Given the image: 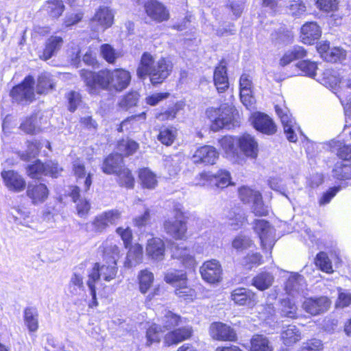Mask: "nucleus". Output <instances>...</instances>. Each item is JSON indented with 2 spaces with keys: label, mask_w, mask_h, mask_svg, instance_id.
<instances>
[{
  "label": "nucleus",
  "mask_w": 351,
  "mask_h": 351,
  "mask_svg": "<svg viewBox=\"0 0 351 351\" xmlns=\"http://www.w3.org/2000/svg\"><path fill=\"white\" fill-rule=\"evenodd\" d=\"M49 189L45 184H29L27 187L26 195L34 205L44 203L48 198Z\"/></svg>",
  "instance_id": "5701e85b"
},
{
  "label": "nucleus",
  "mask_w": 351,
  "mask_h": 351,
  "mask_svg": "<svg viewBox=\"0 0 351 351\" xmlns=\"http://www.w3.org/2000/svg\"><path fill=\"white\" fill-rule=\"evenodd\" d=\"M68 291L71 295H79L84 291L83 278L81 275L73 274L68 285Z\"/></svg>",
  "instance_id": "603ef678"
},
{
  "label": "nucleus",
  "mask_w": 351,
  "mask_h": 351,
  "mask_svg": "<svg viewBox=\"0 0 351 351\" xmlns=\"http://www.w3.org/2000/svg\"><path fill=\"white\" fill-rule=\"evenodd\" d=\"M184 106L183 101H177L167 109L156 112L155 117L160 121L173 120L176 117L177 114L184 108Z\"/></svg>",
  "instance_id": "4c0bfd02"
},
{
  "label": "nucleus",
  "mask_w": 351,
  "mask_h": 351,
  "mask_svg": "<svg viewBox=\"0 0 351 351\" xmlns=\"http://www.w3.org/2000/svg\"><path fill=\"white\" fill-rule=\"evenodd\" d=\"M232 300L239 305L254 306L256 303V297L254 293L245 288H238L231 293Z\"/></svg>",
  "instance_id": "a878e982"
},
{
  "label": "nucleus",
  "mask_w": 351,
  "mask_h": 351,
  "mask_svg": "<svg viewBox=\"0 0 351 351\" xmlns=\"http://www.w3.org/2000/svg\"><path fill=\"white\" fill-rule=\"evenodd\" d=\"M238 137L225 136L219 140V145L224 153V156L233 163H241L243 160L237 150Z\"/></svg>",
  "instance_id": "9b49d317"
},
{
  "label": "nucleus",
  "mask_w": 351,
  "mask_h": 351,
  "mask_svg": "<svg viewBox=\"0 0 351 351\" xmlns=\"http://www.w3.org/2000/svg\"><path fill=\"white\" fill-rule=\"evenodd\" d=\"M104 259L106 261V264L100 266L99 263H96L93 269L89 271L86 282L90 291V295L95 301L96 300L95 283L99 281L101 277L105 281L109 282L115 278L117 273L116 265L119 256L118 249L114 247L110 256L108 250H106L104 252Z\"/></svg>",
  "instance_id": "f03ea898"
},
{
  "label": "nucleus",
  "mask_w": 351,
  "mask_h": 351,
  "mask_svg": "<svg viewBox=\"0 0 351 351\" xmlns=\"http://www.w3.org/2000/svg\"><path fill=\"white\" fill-rule=\"evenodd\" d=\"M100 52L104 59L110 64H114L119 57V53L108 44L102 45Z\"/></svg>",
  "instance_id": "774afa93"
},
{
  "label": "nucleus",
  "mask_w": 351,
  "mask_h": 351,
  "mask_svg": "<svg viewBox=\"0 0 351 351\" xmlns=\"http://www.w3.org/2000/svg\"><path fill=\"white\" fill-rule=\"evenodd\" d=\"M276 111L281 120L287 139L290 142H296L298 134H300L301 130L295 119L287 110H284L276 106Z\"/></svg>",
  "instance_id": "1a4fd4ad"
},
{
  "label": "nucleus",
  "mask_w": 351,
  "mask_h": 351,
  "mask_svg": "<svg viewBox=\"0 0 351 351\" xmlns=\"http://www.w3.org/2000/svg\"><path fill=\"white\" fill-rule=\"evenodd\" d=\"M1 176L4 185L9 191L19 193L25 189V180L17 172L13 170L3 171Z\"/></svg>",
  "instance_id": "f3484780"
},
{
  "label": "nucleus",
  "mask_w": 351,
  "mask_h": 351,
  "mask_svg": "<svg viewBox=\"0 0 351 351\" xmlns=\"http://www.w3.org/2000/svg\"><path fill=\"white\" fill-rule=\"evenodd\" d=\"M122 162L123 158L119 154H110L103 163V172L106 174L117 173L122 167Z\"/></svg>",
  "instance_id": "e433bc0d"
},
{
  "label": "nucleus",
  "mask_w": 351,
  "mask_h": 351,
  "mask_svg": "<svg viewBox=\"0 0 351 351\" xmlns=\"http://www.w3.org/2000/svg\"><path fill=\"white\" fill-rule=\"evenodd\" d=\"M116 174L118 176L119 184L127 188H132L134 186V179L128 169L121 167Z\"/></svg>",
  "instance_id": "13d9d810"
},
{
  "label": "nucleus",
  "mask_w": 351,
  "mask_h": 351,
  "mask_svg": "<svg viewBox=\"0 0 351 351\" xmlns=\"http://www.w3.org/2000/svg\"><path fill=\"white\" fill-rule=\"evenodd\" d=\"M146 251L152 258L160 260L164 255V243H148Z\"/></svg>",
  "instance_id": "e2e57ef3"
},
{
  "label": "nucleus",
  "mask_w": 351,
  "mask_h": 351,
  "mask_svg": "<svg viewBox=\"0 0 351 351\" xmlns=\"http://www.w3.org/2000/svg\"><path fill=\"white\" fill-rule=\"evenodd\" d=\"M69 195L72 198L73 201L76 203V210L77 214L80 217L86 216L90 208V204L86 199H80V188L77 186H69Z\"/></svg>",
  "instance_id": "cd10ccee"
},
{
  "label": "nucleus",
  "mask_w": 351,
  "mask_h": 351,
  "mask_svg": "<svg viewBox=\"0 0 351 351\" xmlns=\"http://www.w3.org/2000/svg\"><path fill=\"white\" fill-rule=\"evenodd\" d=\"M215 86L219 93L224 92L229 86L226 64L221 62L215 68L213 75Z\"/></svg>",
  "instance_id": "c85d7f7f"
},
{
  "label": "nucleus",
  "mask_w": 351,
  "mask_h": 351,
  "mask_svg": "<svg viewBox=\"0 0 351 351\" xmlns=\"http://www.w3.org/2000/svg\"><path fill=\"white\" fill-rule=\"evenodd\" d=\"M304 278L297 273H291L285 283V291L291 295L298 293L303 289Z\"/></svg>",
  "instance_id": "c9c22d12"
},
{
  "label": "nucleus",
  "mask_w": 351,
  "mask_h": 351,
  "mask_svg": "<svg viewBox=\"0 0 351 351\" xmlns=\"http://www.w3.org/2000/svg\"><path fill=\"white\" fill-rule=\"evenodd\" d=\"M226 223L233 230L242 227L246 222L245 213L239 208L230 210L226 215Z\"/></svg>",
  "instance_id": "2f4dec72"
},
{
  "label": "nucleus",
  "mask_w": 351,
  "mask_h": 351,
  "mask_svg": "<svg viewBox=\"0 0 351 351\" xmlns=\"http://www.w3.org/2000/svg\"><path fill=\"white\" fill-rule=\"evenodd\" d=\"M125 247L128 250L126 264L128 267H133L141 262L143 258V247L138 243H124Z\"/></svg>",
  "instance_id": "7c9ffc66"
},
{
  "label": "nucleus",
  "mask_w": 351,
  "mask_h": 351,
  "mask_svg": "<svg viewBox=\"0 0 351 351\" xmlns=\"http://www.w3.org/2000/svg\"><path fill=\"white\" fill-rule=\"evenodd\" d=\"M251 121L254 128L263 134L270 135L276 131L273 120L264 113L254 112L251 116Z\"/></svg>",
  "instance_id": "6ab92c4d"
},
{
  "label": "nucleus",
  "mask_w": 351,
  "mask_h": 351,
  "mask_svg": "<svg viewBox=\"0 0 351 351\" xmlns=\"http://www.w3.org/2000/svg\"><path fill=\"white\" fill-rule=\"evenodd\" d=\"M144 8L147 15L153 21L161 23L169 19V10L165 5L156 0L147 1Z\"/></svg>",
  "instance_id": "ddd939ff"
},
{
  "label": "nucleus",
  "mask_w": 351,
  "mask_h": 351,
  "mask_svg": "<svg viewBox=\"0 0 351 351\" xmlns=\"http://www.w3.org/2000/svg\"><path fill=\"white\" fill-rule=\"evenodd\" d=\"M306 55V51L302 47L295 46L285 52L279 60V64L280 66H285L296 59L305 57Z\"/></svg>",
  "instance_id": "f704fd0d"
},
{
  "label": "nucleus",
  "mask_w": 351,
  "mask_h": 351,
  "mask_svg": "<svg viewBox=\"0 0 351 351\" xmlns=\"http://www.w3.org/2000/svg\"><path fill=\"white\" fill-rule=\"evenodd\" d=\"M318 81L326 87L332 89H335L340 83H342L339 73L331 69H326Z\"/></svg>",
  "instance_id": "72a5a7b5"
},
{
  "label": "nucleus",
  "mask_w": 351,
  "mask_h": 351,
  "mask_svg": "<svg viewBox=\"0 0 351 351\" xmlns=\"http://www.w3.org/2000/svg\"><path fill=\"white\" fill-rule=\"evenodd\" d=\"M47 12L52 17H59L64 10V5L61 0H49L46 5Z\"/></svg>",
  "instance_id": "bf43d9fd"
},
{
  "label": "nucleus",
  "mask_w": 351,
  "mask_h": 351,
  "mask_svg": "<svg viewBox=\"0 0 351 351\" xmlns=\"http://www.w3.org/2000/svg\"><path fill=\"white\" fill-rule=\"evenodd\" d=\"M287 7L289 13L295 17H300L306 12V3L302 0H289Z\"/></svg>",
  "instance_id": "5fc2aeb1"
},
{
  "label": "nucleus",
  "mask_w": 351,
  "mask_h": 351,
  "mask_svg": "<svg viewBox=\"0 0 351 351\" xmlns=\"http://www.w3.org/2000/svg\"><path fill=\"white\" fill-rule=\"evenodd\" d=\"M199 270L202 278L208 283L215 284L221 279V268L217 260L204 262Z\"/></svg>",
  "instance_id": "4468645a"
},
{
  "label": "nucleus",
  "mask_w": 351,
  "mask_h": 351,
  "mask_svg": "<svg viewBox=\"0 0 351 351\" xmlns=\"http://www.w3.org/2000/svg\"><path fill=\"white\" fill-rule=\"evenodd\" d=\"M34 80L28 75L22 83L13 87L10 91V96L12 99L18 103H30L35 99Z\"/></svg>",
  "instance_id": "423d86ee"
},
{
  "label": "nucleus",
  "mask_w": 351,
  "mask_h": 351,
  "mask_svg": "<svg viewBox=\"0 0 351 351\" xmlns=\"http://www.w3.org/2000/svg\"><path fill=\"white\" fill-rule=\"evenodd\" d=\"M218 158V152L214 147L210 145H204L197 149L193 155L194 162L205 165L215 164Z\"/></svg>",
  "instance_id": "4be33fe9"
},
{
  "label": "nucleus",
  "mask_w": 351,
  "mask_h": 351,
  "mask_svg": "<svg viewBox=\"0 0 351 351\" xmlns=\"http://www.w3.org/2000/svg\"><path fill=\"white\" fill-rule=\"evenodd\" d=\"M24 322L29 332L38 329V312L35 307H27L24 310Z\"/></svg>",
  "instance_id": "ea45409f"
},
{
  "label": "nucleus",
  "mask_w": 351,
  "mask_h": 351,
  "mask_svg": "<svg viewBox=\"0 0 351 351\" xmlns=\"http://www.w3.org/2000/svg\"><path fill=\"white\" fill-rule=\"evenodd\" d=\"M80 76L90 94H97L99 89L121 92L131 81L130 73L123 69H106L97 73L82 70Z\"/></svg>",
  "instance_id": "f257e3e1"
},
{
  "label": "nucleus",
  "mask_w": 351,
  "mask_h": 351,
  "mask_svg": "<svg viewBox=\"0 0 351 351\" xmlns=\"http://www.w3.org/2000/svg\"><path fill=\"white\" fill-rule=\"evenodd\" d=\"M300 38L304 44L312 45L318 40L322 35L319 26L315 22H308L301 27Z\"/></svg>",
  "instance_id": "393cba45"
},
{
  "label": "nucleus",
  "mask_w": 351,
  "mask_h": 351,
  "mask_svg": "<svg viewBox=\"0 0 351 351\" xmlns=\"http://www.w3.org/2000/svg\"><path fill=\"white\" fill-rule=\"evenodd\" d=\"M138 149V144L130 139H123L117 145V150L120 156H128L133 154Z\"/></svg>",
  "instance_id": "de8ad7c7"
},
{
  "label": "nucleus",
  "mask_w": 351,
  "mask_h": 351,
  "mask_svg": "<svg viewBox=\"0 0 351 351\" xmlns=\"http://www.w3.org/2000/svg\"><path fill=\"white\" fill-rule=\"evenodd\" d=\"M62 171V169L53 161L43 164L40 160H36L34 163L29 165L27 169L28 176L35 179H38L42 176L57 178Z\"/></svg>",
  "instance_id": "0eeeda50"
},
{
  "label": "nucleus",
  "mask_w": 351,
  "mask_h": 351,
  "mask_svg": "<svg viewBox=\"0 0 351 351\" xmlns=\"http://www.w3.org/2000/svg\"><path fill=\"white\" fill-rule=\"evenodd\" d=\"M164 331L160 325L156 324H152L147 328L146 332L147 344L149 346L153 343H158Z\"/></svg>",
  "instance_id": "4d7b16f0"
},
{
  "label": "nucleus",
  "mask_w": 351,
  "mask_h": 351,
  "mask_svg": "<svg viewBox=\"0 0 351 351\" xmlns=\"http://www.w3.org/2000/svg\"><path fill=\"white\" fill-rule=\"evenodd\" d=\"M138 178L141 184L145 189H154L158 184L156 175L148 168L141 169Z\"/></svg>",
  "instance_id": "58836bf2"
},
{
  "label": "nucleus",
  "mask_w": 351,
  "mask_h": 351,
  "mask_svg": "<svg viewBox=\"0 0 351 351\" xmlns=\"http://www.w3.org/2000/svg\"><path fill=\"white\" fill-rule=\"evenodd\" d=\"M214 184L218 188L223 189L232 184L230 174L228 171L219 170L213 175Z\"/></svg>",
  "instance_id": "680f3d73"
},
{
  "label": "nucleus",
  "mask_w": 351,
  "mask_h": 351,
  "mask_svg": "<svg viewBox=\"0 0 351 351\" xmlns=\"http://www.w3.org/2000/svg\"><path fill=\"white\" fill-rule=\"evenodd\" d=\"M62 43L63 40L61 37H50L46 43L45 48L40 58L45 60L51 58L52 56L60 48Z\"/></svg>",
  "instance_id": "a19ab883"
},
{
  "label": "nucleus",
  "mask_w": 351,
  "mask_h": 351,
  "mask_svg": "<svg viewBox=\"0 0 351 351\" xmlns=\"http://www.w3.org/2000/svg\"><path fill=\"white\" fill-rule=\"evenodd\" d=\"M171 256L173 258L181 260L182 264L188 268H194L195 260L190 250L186 246V243H169Z\"/></svg>",
  "instance_id": "f8f14e48"
},
{
  "label": "nucleus",
  "mask_w": 351,
  "mask_h": 351,
  "mask_svg": "<svg viewBox=\"0 0 351 351\" xmlns=\"http://www.w3.org/2000/svg\"><path fill=\"white\" fill-rule=\"evenodd\" d=\"M176 137V130L171 128H165L160 130L158 139L163 145H171Z\"/></svg>",
  "instance_id": "69168bd1"
},
{
  "label": "nucleus",
  "mask_w": 351,
  "mask_h": 351,
  "mask_svg": "<svg viewBox=\"0 0 351 351\" xmlns=\"http://www.w3.org/2000/svg\"><path fill=\"white\" fill-rule=\"evenodd\" d=\"M182 322L181 317L171 311H166L160 319V326L165 330H169Z\"/></svg>",
  "instance_id": "8fccbe9b"
},
{
  "label": "nucleus",
  "mask_w": 351,
  "mask_h": 351,
  "mask_svg": "<svg viewBox=\"0 0 351 351\" xmlns=\"http://www.w3.org/2000/svg\"><path fill=\"white\" fill-rule=\"evenodd\" d=\"M54 84V80L51 74L42 73L38 79L36 92L38 94L47 93L49 90L53 88Z\"/></svg>",
  "instance_id": "49530a36"
},
{
  "label": "nucleus",
  "mask_w": 351,
  "mask_h": 351,
  "mask_svg": "<svg viewBox=\"0 0 351 351\" xmlns=\"http://www.w3.org/2000/svg\"><path fill=\"white\" fill-rule=\"evenodd\" d=\"M20 129L26 134H34L39 131L36 116L25 118L21 123Z\"/></svg>",
  "instance_id": "338daca9"
},
{
  "label": "nucleus",
  "mask_w": 351,
  "mask_h": 351,
  "mask_svg": "<svg viewBox=\"0 0 351 351\" xmlns=\"http://www.w3.org/2000/svg\"><path fill=\"white\" fill-rule=\"evenodd\" d=\"M173 69V63L165 58H160L154 66L152 77V84L155 85L162 83L169 75Z\"/></svg>",
  "instance_id": "dca6fc26"
},
{
  "label": "nucleus",
  "mask_w": 351,
  "mask_h": 351,
  "mask_svg": "<svg viewBox=\"0 0 351 351\" xmlns=\"http://www.w3.org/2000/svg\"><path fill=\"white\" fill-rule=\"evenodd\" d=\"M73 171L78 184H81L82 179H84V191H88L92 184L93 173L90 171L87 172L84 163L80 160H75L73 162Z\"/></svg>",
  "instance_id": "c756f323"
},
{
  "label": "nucleus",
  "mask_w": 351,
  "mask_h": 351,
  "mask_svg": "<svg viewBox=\"0 0 351 351\" xmlns=\"http://www.w3.org/2000/svg\"><path fill=\"white\" fill-rule=\"evenodd\" d=\"M165 232L176 240L185 239L187 228L183 206L180 204L174 205L171 214L163 223Z\"/></svg>",
  "instance_id": "20e7f679"
},
{
  "label": "nucleus",
  "mask_w": 351,
  "mask_h": 351,
  "mask_svg": "<svg viewBox=\"0 0 351 351\" xmlns=\"http://www.w3.org/2000/svg\"><path fill=\"white\" fill-rule=\"evenodd\" d=\"M274 280V276L269 272H262L252 280V285L261 291L269 288Z\"/></svg>",
  "instance_id": "37998d69"
},
{
  "label": "nucleus",
  "mask_w": 351,
  "mask_h": 351,
  "mask_svg": "<svg viewBox=\"0 0 351 351\" xmlns=\"http://www.w3.org/2000/svg\"><path fill=\"white\" fill-rule=\"evenodd\" d=\"M301 332L294 325L284 327L281 332V339L286 346H291L301 339Z\"/></svg>",
  "instance_id": "473e14b6"
},
{
  "label": "nucleus",
  "mask_w": 351,
  "mask_h": 351,
  "mask_svg": "<svg viewBox=\"0 0 351 351\" xmlns=\"http://www.w3.org/2000/svg\"><path fill=\"white\" fill-rule=\"evenodd\" d=\"M122 213L118 209L101 213L93 219L91 225L95 232H103L110 226L116 225L121 219Z\"/></svg>",
  "instance_id": "6e6552de"
},
{
  "label": "nucleus",
  "mask_w": 351,
  "mask_h": 351,
  "mask_svg": "<svg viewBox=\"0 0 351 351\" xmlns=\"http://www.w3.org/2000/svg\"><path fill=\"white\" fill-rule=\"evenodd\" d=\"M239 195L241 200L245 204H253L256 199H259L261 193L247 186H242L239 190Z\"/></svg>",
  "instance_id": "09e8293b"
},
{
  "label": "nucleus",
  "mask_w": 351,
  "mask_h": 351,
  "mask_svg": "<svg viewBox=\"0 0 351 351\" xmlns=\"http://www.w3.org/2000/svg\"><path fill=\"white\" fill-rule=\"evenodd\" d=\"M254 232L258 235L261 241L267 239L273 232V228L264 219H256L253 224Z\"/></svg>",
  "instance_id": "c03bdc74"
},
{
  "label": "nucleus",
  "mask_w": 351,
  "mask_h": 351,
  "mask_svg": "<svg viewBox=\"0 0 351 351\" xmlns=\"http://www.w3.org/2000/svg\"><path fill=\"white\" fill-rule=\"evenodd\" d=\"M43 146H45L49 149V150H51V145L48 141L45 140L42 143L37 141L28 142L26 154H22L21 158L24 160H27L31 158L36 157L38 154L39 150Z\"/></svg>",
  "instance_id": "79ce46f5"
},
{
  "label": "nucleus",
  "mask_w": 351,
  "mask_h": 351,
  "mask_svg": "<svg viewBox=\"0 0 351 351\" xmlns=\"http://www.w3.org/2000/svg\"><path fill=\"white\" fill-rule=\"evenodd\" d=\"M164 165L170 176H173L180 170L181 156L179 155L166 156L164 158Z\"/></svg>",
  "instance_id": "6e6d98bb"
},
{
  "label": "nucleus",
  "mask_w": 351,
  "mask_h": 351,
  "mask_svg": "<svg viewBox=\"0 0 351 351\" xmlns=\"http://www.w3.org/2000/svg\"><path fill=\"white\" fill-rule=\"evenodd\" d=\"M210 332L212 337L217 340L230 341L237 340V334L234 330L221 322L212 324L210 327Z\"/></svg>",
  "instance_id": "aec40b11"
},
{
  "label": "nucleus",
  "mask_w": 351,
  "mask_h": 351,
  "mask_svg": "<svg viewBox=\"0 0 351 351\" xmlns=\"http://www.w3.org/2000/svg\"><path fill=\"white\" fill-rule=\"evenodd\" d=\"M316 48L320 57L327 62H341L346 59V51L339 47L331 48L328 41H321L318 43Z\"/></svg>",
  "instance_id": "9d476101"
},
{
  "label": "nucleus",
  "mask_w": 351,
  "mask_h": 351,
  "mask_svg": "<svg viewBox=\"0 0 351 351\" xmlns=\"http://www.w3.org/2000/svg\"><path fill=\"white\" fill-rule=\"evenodd\" d=\"M139 289L142 293H145L154 282V274L147 269L141 271L138 274Z\"/></svg>",
  "instance_id": "864d4df0"
},
{
  "label": "nucleus",
  "mask_w": 351,
  "mask_h": 351,
  "mask_svg": "<svg viewBox=\"0 0 351 351\" xmlns=\"http://www.w3.org/2000/svg\"><path fill=\"white\" fill-rule=\"evenodd\" d=\"M330 145L340 159L333 167V177L338 180L351 179V146L337 141H331Z\"/></svg>",
  "instance_id": "7ed1b4c3"
},
{
  "label": "nucleus",
  "mask_w": 351,
  "mask_h": 351,
  "mask_svg": "<svg viewBox=\"0 0 351 351\" xmlns=\"http://www.w3.org/2000/svg\"><path fill=\"white\" fill-rule=\"evenodd\" d=\"M315 264L324 272L332 274L333 272L332 263L326 253L321 252L317 254Z\"/></svg>",
  "instance_id": "052dcab7"
},
{
  "label": "nucleus",
  "mask_w": 351,
  "mask_h": 351,
  "mask_svg": "<svg viewBox=\"0 0 351 351\" xmlns=\"http://www.w3.org/2000/svg\"><path fill=\"white\" fill-rule=\"evenodd\" d=\"M238 146L240 151L246 157L255 159L258 153V145L254 136L244 134L238 137Z\"/></svg>",
  "instance_id": "412c9836"
},
{
  "label": "nucleus",
  "mask_w": 351,
  "mask_h": 351,
  "mask_svg": "<svg viewBox=\"0 0 351 351\" xmlns=\"http://www.w3.org/2000/svg\"><path fill=\"white\" fill-rule=\"evenodd\" d=\"M280 310L281 315L283 317L292 319L297 317L298 308L295 302L289 298H285L280 301Z\"/></svg>",
  "instance_id": "3c124183"
},
{
  "label": "nucleus",
  "mask_w": 351,
  "mask_h": 351,
  "mask_svg": "<svg viewBox=\"0 0 351 351\" xmlns=\"http://www.w3.org/2000/svg\"><path fill=\"white\" fill-rule=\"evenodd\" d=\"M155 62L156 60L151 53L148 52L143 53L136 70L138 77L144 80L147 77H149L151 82L152 77V73L154 71Z\"/></svg>",
  "instance_id": "b1692460"
},
{
  "label": "nucleus",
  "mask_w": 351,
  "mask_h": 351,
  "mask_svg": "<svg viewBox=\"0 0 351 351\" xmlns=\"http://www.w3.org/2000/svg\"><path fill=\"white\" fill-rule=\"evenodd\" d=\"M234 106L222 104L219 108H209L206 111L208 119L210 121V129L214 132L227 128H230L234 119Z\"/></svg>",
  "instance_id": "39448f33"
},
{
  "label": "nucleus",
  "mask_w": 351,
  "mask_h": 351,
  "mask_svg": "<svg viewBox=\"0 0 351 351\" xmlns=\"http://www.w3.org/2000/svg\"><path fill=\"white\" fill-rule=\"evenodd\" d=\"M331 304L330 300L324 296L310 298L304 300L302 304L304 310L312 315H317L326 311Z\"/></svg>",
  "instance_id": "a211bd4d"
},
{
  "label": "nucleus",
  "mask_w": 351,
  "mask_h": 351,
  "mask_svg": "<svg viewBox=\"0 0 351 351\" xmlns=\"http://www.w3.org/2000/svg\"><path fill=\"white\" fill-rule=\"evenodd\" d=\"M114 21V14L112 10L105 6L99 8L91 19V25L95 29L105 30L112 26Z\"/></svg>",
  "instance_id": "2eb2a0df"
},
{
  "label": "nucleus",
  "mask_w": 351,
  "mask_h": 351,
  "mask_svg": "<svg viewBox=\"0 0 351 351\" xmlns=\"http://www.w3.org/2000/svg\"><path fill=\"white\" fill-rule=\"evenodd\" d=\"M251 351H273L269 339L262 335H255L251 339Z\"/></svg>",
  "instance_id": "a18cd8bd"
},
{
  "label": "nucleus",
  "mask_w": 351,
  "mask_h": 351,
  "mask_svg": "<svg viewBox=\"0 0 351 351\" xmlns=\"http://www.w3.org/2000/svg\"><path fill=\"white\" fill-rule=\"evenodd\" d=\"M193 334L192 327L187 326L179 328L166 334L165 343L167 346L178 344L183 341L189 339Z\"/></svg>",
  "instance_id": "bb28decb"
},
{
  "label": "nucleus",
  "mask_w": 351,
  "mask_h": 351,
  "mask_svg": "<svg viewBox=\"0 0 351 351\" xmlns=\"http://www.w3.org/2000/svg\"><path fill=\"white\" fill-rule=\"evenodd\" d=\"M297 67L302 74L309 77H314L316 74L317 66L316 62L309 60H303L297 64Z\"/></svg>",
  "instance_id": "0e129e2a"
}]
</instances>
